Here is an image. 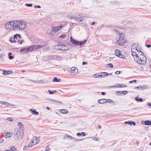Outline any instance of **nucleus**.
Listing matches in <instances>:
<instances>
[{"instance_id": "nucleus-53", "label": "nucleus", "mask_w": 151, "mask_h": 151, "mask_svg": "<svg viewBox=\"0 0 151 151\" xmlns=\"http://www.w3.org/2000/svg\"><path fill=\"white\" fill-rule=\"evenodd\" d=\"M37 46H38V49H40L42 47H44V45H37Z\"/></svg>"}, {"instance_id": "nucleus-54", "label": "nucleus", "mask_w": 151, "mask_h": 151, "mask_svg": "<svg viewBox=\"0 0 151 151\" xmlns=\"http://www.w3.org/2000/svg\"><path fill=\"white\" fill-rule=\"evenodd\" d=\"M3 104H4L5 105L7 106L9 104V103L7 102H3Z\"/></svg>"}, {"instance_id": "nucleus-23", "label": "nucleus", "mask_w": 151, "mask_h": 151, "mask_svg": "<svg viewBox=\"0 0 151 151\" xmlns=\"http://www.w3.org/2000/svg\"><path fill=\"white\" fill-rule=\"evenodd\" d=\"M61 47L58 45H55L54 46V48L57 50H61Z\"/></svg>"}, {"instance_id": "nucleus-6", "label": "nucleus", "mask_w": 151, "mask_h": 151, "mask_svg": "<svg viewBox=\"0 0 151 151\" xmlns=\"http://www.w3.org/2000/svg\"><path fill=\"white\" fill-rule=\"evenodd\" d=\"M147 88H148V86L147 85H145L143 86H139L135 87V89L137 88L140 90H144Z\"/></svg>"}, {"instance_id": "nucleus-38", "label": "nucleus", "mask_w": 151, "mask_h": 151, "mask_svg": "<svg viewBox=\"0 0 151 151\" xmlns=\"http://www.w3.org/2000/svg\"><path fill=\"white\" fill-rule=\"evenodd\" d=\"M20 48V47L19 48H14L13 49V51L14 52H16L18 51V49H19Z\"/></svg>"}, {"instance_id": "nucleus-36", "label": "nucleus", "mask_w": 151, "mask_h": 151, "mask_svg": "<svg viewBox=\"0 0 151 151\" xmlns=\"http://www.w3.org/2000/svg\"><path fill=\"white\" fill-rule=\"evenodd\" d=\"M115 94L117 96H119L121 94V91H117L115 93Z\"/></svg>"}, {"instance_id": "nucleus-30", "label": "nucleus", "mask_w": 151, "mask_h": 151, "mask_svg": "<svg viewBox=\"0 0 151 151\" xmlns=\"http://www.w3.org/2000/svg\"><path fill=\"white\" fill-rule=\"evenodd\" d=\"M132 55L133 56L135 57V56H137V57H138V54L136 52L132 50Z\"/></svg>"}, {"instance_id": "nucleus-5", "label": "nucleus", "mask_w": 151, "mask_h": 151, "mask_svg": "<svg viewBox=\"0 0 151 151\" xmlns=\"http://www.w3.org/2000/svg\"><path fill=\"white\" fill-rule=\"evenodd\" d=\"M147 62V59L145 56L142 57L141 60H140L139 62H138V63L140 64L144 65Z\"/></svg>"}, {"instance_id": "nucleus-41", "label": "nucleus", "mask_w": 151, "mask_h": 151, "mask_svg": "<svg viewBox=\"0 0 151 151\" xmlns=\"http://www.w3.org/2000/svg\"><path fill=\"white\" fill-rule=\"evenodd\" d=\"M48 91V92H49V93L50 94H53L54 93V92H55L56 91H55V90L54 91H51L50 90H49Z\"/></svg>"}, {"instance_id": "nucleus-63", "label": "nucleus", "mask_w": 151, "mask_h": 151, "mask_svg": "<svg viewBox=\"0 0 151 151\" xmlns=\"http://www.w3.org/2000/svg\"><path fill=\"white\" fill-rule=\"evenodd\" d=\"M4 139H3L0 138V144L4 142Z\"/></svg>"}, {"instance_id": "nucleus-47", "label": "nucleus", "mask_w": 151, "mask_h": 151, "mask_svg": "<svg viewBox=\"0 0 151 151\" xmlns=\"http://www.w3.org/2000/svg\"><path fill=\"white\" fill-rule=\"evenodd\" d=\"M78 21H79L80 22H82L83 20V19L82 17H78Z\"/></svg>"}, {"instance_id": "nucleus-52", "label": "nucleus", "mask_w": 151, "mask_h": 151, "mask_svg": "<svg viewBox=\"0 0 151 151\" xmlns=\"http://www.w3.org/2000/svg\"><path fill=\"white\" fill-rule=\"evenodd\" d=\"M58 45H59L61 47H62L64 45L63 44V43L61 42H60L59 44H58Z\"/></svg>"}, {"instance_id": "nucleus-37", "label": "nucleus", "mask_w": 151, "mask_h": 151, "mask_svg": "<svg viewBox=\"0 0 151 151\" xmlns=\"http://www.w3.org/2000/svg\"><path fill=\"white\" fill-rule=\"evenodd\" d=\"M50 101H52L55 102L56 103H58V104H61L62 103L58 101H57L56 100H53L52 99H50Z\"/></svg>"}, {"instance_id": "nucleus-17", "label": "nucleus", "mask_w": 151, "mask_h": 151, "mask_svg": "<svg viewBox=\"0 0 151 151\" xmlns=\"http://www.w3.org/2000/svg\"><path fill=\"white\" fill-rule=\"evenodd\" d=\"M100 73V77H105L108 76V73L106 72H101Z\"/></svg>"}, {"instance_id": "nucleus-59", "label": "nucleus", "mask_w": 151, "mask_h": 151, "mask_svg": "<svg viewBox=\"0 0 151 151\" xmlns=\"http://www.w3.org/2000/svg\"><path fill=\"white\" fill-rule=\"evenodd\" d=\"M50 148L48 147H47L45 149V151H49Z\"/></svg>"}, {"instance_id": "nucleus-11", "label": "nucleus", "mask_w": 151, "mask_h": 151, "mask_svg": "<svg viewBox=\"0 0 151 151\" xmlns=\"http://www.w3.org/2000/svg\"><path fill=\"white\" fill-rule=\"evenodd\" d=\"M18 125L19 127L20 131L24 130V127L22 123L19 122L18 123Z\"/></svg>"}, {"instance_id": "nucleus-61", "label": "nucleus", "mask_w": 151, "mask_h": 151, "mask_svg": "<svg viewBox=\"0 0 151 151\" xmlns=\"http://www.w3.org/2000/svg\"><path fill=\"white\" fill-rule=\"evenodd\" d=\"M7 120L8 121L12 122L13 121V119L10 118H9L7 119Z\"/></svg>"}, {"instance_id": "nucleus-1", "label": "nucleus", "mask_w": 151, "mask_h": 151, "mask_svg": "<svg viewBox=\"0 0 151 151\" xmlns=\"http://www.w3.org/2000/svg\"><path fill=\"white\" fill-rule=\"evenodd\" d=\"M12 22V27L14 28V29L22 30L27 27V23L25 22L14 21Z\"/></svg>"}, {"instance_id": "nucleus-49", "label": "nucleus", "mask_w": 151, "mask_h": 151, "mask_svg": "<svg viewBox=\"0 0 151 151\" xmlns=\"http://www.w3.org/2000/svg\"><path fill=\"white\" fill-rule=\"evenodd\" d=\"M124 123L125 124H130L131 126L132 125L131 123V121L125 122Z\"/></svg>"}, {"instance_id": "nucleus-40", "label": "nucleus", "mask_w": 151, "mask_h": 151, "mask_svg": "<svg viewBox=\"0 0 151 151\" xmlns=\"http://www.w3.org/2000/svg\"><path fill=\"white\" fill-rule=\"evenodd\" d=\"M67 17L70 19H72L74 18V17L73 16H72L70 15H68L67 16Z\"/></svg>"}, {"instance_id": "nucleus-29", "label": "nucleus", "mask_w": 151, "mask_h": 151, "mask_svg": "<svg viewBox=\"0 0 151 151\" xmlns=\"http://www.w3.org/2000/svg\"><path fill=\"white\" fill-rule=\"evenodd\" d=\"M145 124L146 125H151V121H146L145 122Z\"/></svg>"}, {"instance_id": "nucleus-55", "label": "nucleus", "mask_w": 151, "mask_h": 151, "mask_svg": "<svg viewBox=\"0 0 151 151\" xmlns=\"http://www.w3.org/2000/svg\"><path fill=\"white\" fill-rule=\"evenodd\" d=\"M137 81L136 80H134L132 81H130L129 82V83H132L133 82H136Z\"/></svg>"}, {"instance_id": "nucleus-8", "label": "nucleus", "mask_w": 151, "mask_h": 151, "mask_svg": "<svg viewBox=\"0 0 151 151\" xmlns=\"http://www.w3.org/2000/svg\"><path fill=\"white\" fill-rule=\"evenodd\" d=\"M70 41L71 42L72 44L76 45H78V41L76 40H74L72 38V37H71L70 38Z\"/></svg>"}, {"instance_id": "nucleus-22", "label": "nucleus", "mask_w": 151, "mask_h": 151, "mask_svg": "<svg viewBox=\"0 0 151 151\" xmlns=\"http://www.w3.org/2000/svg\"><path fill=\"white\" fill-rule=\"evenodd\" d=\"M106 99H100L98 100V102L100 104H103L105 103Z\"/></svg>"}, {"instance_id": "nucleus-43", "label": "nucleus", "mask_w": 151, "mask_h": 151, "mask_svg": "<svg viewBox=\"0 0 151 151\" xmlns=\"http://www.w3.org/2000/svg\"><path fill=\"white\" fill-rule=\"evenodd\" d=\"M128 93L127 91H121V93H123L124 94H126Z\"/></svg>"}, {"instance_id": "nucleus-50", "label": "nucleus", "mask_w": 151, "mask_h": 151, "mask_svg": "<svg viewBox=\"0 0 151 151\" xmlns=\"http://www.w3.org/2000/svg\"><path fill=\"white\" fill-rule=\"evenodd\" d=\"M140 53V55H142V56H144V54H143V53L141 51H139V55L140 54L139 53Z\"/></svg>"}, {"instance_id": "nucleus-19", "label": "nucleus", "mask_w": 151, "mask_h": 151, "mask_svg": "<svg viewBox=\"0 0 151 151\" xmlns=\"http://www.w3.org/2000/svg\"><path fill=\"white\" fill-rule=\"evenodd\" d=\"M105 102V103H112L113 104V105H114L116 104V103L112 101L111 99H106Z\"/></svg>"}, {"instance_id": "nucleus-45", "label": "nucleus", "mask_w": 151, "mask_h": 151, "mask_svg": "<svg viewBox=\"0 0 151 151\" xmlns=\"http://www.w3.org/2000/svg\"><path fill=\"white\" fill-rule=\"evenodd\" d=\"M69 135H68L67 134H66L64 137V139L68 138L69 137Z\"/></svg>"}, {"instance_id": "nucleus-60", "label": "nucleus", "mask_w": 151, "mask_h": 151, "mask_svg": "<svg viewBox=\"0 0 151 151\" xmlns=\"http://www.w3.org/2000/svg\"><path fill=\"white\" fill-rule=\"evenodd\" d=\"M118 34L119 35H120V36H121L122 37H123V36H124L123 32L120 33L119 32V33H118Z\"/></svg>"}, {"instance_id": "nucleus-26", "label": "nucleus", "mask_w": 151, "mask_h": 151, "mask_svg": "<svg viewBox=\"0 0 151 151\" xmlns=\"http://www.w3.org/2000/svg\"><path fill=\"white\" fill-rule=\"evenodd\" d=\"M60 79H58V78L55 77L54 78L53 80H52V81L54 82H59L60 81Z\"/></svg>"}, {"instance_id": "nucleus-33", "label": "nucleus", "mask_w": 151, "mask_h": 151, "mask_svg": "<svg viewBox=\"0 0 151 151\" xmlns=\"http://www.w3.org/2000/svg\"><path fill=\"white\" fill-rule=\"evenodd\" d=\"M18 36V37L20 38L21 37L20 35V34H17L14 35V38L13 39L14 40L15 38H16L17 40V37Z\"/></svg>"}, {"instance_id": "nucleus-46", "label": "nucleus", "mask_w": 151, "mask_h": 151, "mask_svg": "<svg viewBox=\"0 0 151 151\" xmlns=\"http://www.w3.org/2000/svg\"><path fill=\"white\" fill-rule=\"evenodd\" d=\"M107 65L109 66V67L111 68H112L113 67V65L112 63H110L108 64Z\"/></svg>"}, {"instance_id": "nucleus-62", "label": "nucleus", "mask_w": 151, "mask_h": 151, "mask_svg": "<svg viewBox=\"0 0 151 151\" xmlns=\"http://www.w3.org/2000/svg\"><path fill=\"white\" fill-rule=\"evenodd\" d=\"M9 58L10 59H12L14 58V57L12 56H9Z\"/></svg>"}, {"instance_id": "nucleus-64", "label": "nucleus", "mask_w": 151, "mask_h": 151, "mask_svg": "<svg viewBox=\"0 0 151 151\" xmlns=\"http://www.w3.org/2000/svg\"><path fill=\"white\" fill-rule=\"evenodd\" d=\"M27 146H24L23 148L24 150H27Z\"/></svg>"}, {"instance_id": "nucleus-10", "label": "nucleus", "mask_w": 151, "mask_h": 151, "mask_svg": "<svg viewBox=\"0 0 151 151\" xmlns=\"http://www.w3.org/2000/svg\"><path fill=\"white\" fill-rule=\"evenodd\" d=\"M37 137H35L34 139H32V140L31 143H29L28 145V147H31L32 146H33L34 145V144H32L34 143V142H35V141H34V140H35V141L37 140Z\"/></svg>"}, {"instance_id": "nucleus-4", "label": "nucleus", "mask_w": 151, "mask_h": 151, "mask_svg": "<svg viewBox=\"0 0 151 151\" xmlns=\"http://www.w3.org/2000/svg\"><path fill=\"white\" fill-rule=\"evenodd\" d=\"M70 73L72 75H75L78 73V70L76 67H72L71 68Z\"/></svg>"}, {"instance_id": "nucleus-24", "label": "nucleus", "mask_w": 151, "mask_h": 151, "mask_svg": "<svg viewBox=\"0 0 151 151\" xmlns=\"http://www.w3.org/2000/svg\"><path fill=\"white\" fill-rule=\"evenodd\" d=\"M120 52V51L118 49L116 50L115 51V55L116 56H118L119 55L120 53H121Z\"/></svg>"}, {"instance_id": "nucleus-28", "label": "nucleus", "mask_w": 151, "mask_h": 151, "mask_svg": "<svg viewBox=\"0 0 151 151\" xmlns=\"http://www.w3.org/2000/svg\"><path fill=\"white\" fill-rule=\"evenodd\" d=\"M12 134L11 132H7L5 135V137L6 138H8L10 137L11 136V134Z\"/></svg>"}, {"instance_id": "nucleus-31", "label": "nucleus", "mask_w": 151, "mask_h": 151, "mask_svg": "<svg viewBox=\"0 0 151 151\" xmlns=\"http://www.w3.org/2000/svg\"><path fill=\"white\" fill-rule=\"evenodd\" d=\"M135 56V57L134 58L135 61L138 63V62H139L140 61V60H139V56L138 57H137V56Z\"/></svg>"}, {"instance_id": "nucleus-57", "label": "nucleus", "mask_w": 151, "mask_h": 151, "mask_svg": "<svg viewBox=\"0 0 151 151\" xmlns=\"http://www.w3.org/2000/svg\"><path fill=\"white\" fill-rule=\"evenodd\" d=\"M34 7L35 8H41V6L40 5H37V6L35 5L34 6Z\"/></svg>"}, {"instance_id": "nucleus-21", "label": "nucleus", "mask_w": 151, "mask_h": 151, "mask_svg": "<svg viewBox=\"0 0 151 151\" xmlns=\"http://www.w3.org/2000/svg\"><path fill=\"white\" fill-rule=\"evenodd\" d=\"M86 41L87 40H85L83 41H78V44L79 45H78L81 46L82 45H83L84 44H85Z\"/></svg>"}, {"instance_id": "nucleus-35", "label": "nucleus", "mask_w": 151, "mask_h": 151, "mask_svg": "<svg viewBox=\"0 0 151 151\" xmlns=\"http://www.w3.org/2000/svg\"><path fill=\"white\" fill-rule=\"evenodd\" d=\"M16 149L14 146H12L10 148V151H15Z\"/></svg>"}, {"instance_id": "nucleus-39", "label": "nucleus", "mask_w": 151, "mask_h": 151, "mask_svg": "<svg viewBox=\"0 0 151 151\" xmlns=\"http://www.w3.org/2000/svg\"><path fill=\"white\" fill-rule=\"evenodd\" d=\"M83 139H77L75 138V137H73V140L74 141H81Z\"/></svg>"}, {"instance_id": "nucleus-13", "label": "nucleus", "mask_w": 151, "mask_h": 151, "mask_svg": "<svg viewBox=\"0 0 151 151\" xmlns=\"http://www.w3.org/2000/svg\"><path fill=\"white\" fill-rule=\"evenodd\" d=\"M30 51H31L35 49H38L37 45H34L29 46Z\"/></svg>"}, {"instance_id": "nucleus-14", "label": "nucleus", "mask_w": 151, "mask_h": 151, "mask_svg": "<svg viewBox=\"0 0 151 151\" xmlns=\"http://www.w3.org/2000/svg\"><path fill=\"white\" fill-rule=\"evenodd\" d=\"M59 30L58 26L54 27L52 28V32L54 33H55Z\"/></svg>"}, {"instance_id": "nucleus-32", "label": "nucleus", "mask_w": 151, "mask_h": 151, "mask_svg": "<svg viewBox=\"0 0 151 151\" xmlns=\"http://www.w3.org/2000/svg\"><path fill=\"white\" fill-rule=\"evenodd\" d=\"M119 58H122V59H125L126 58L125 56L123 55L121 53H120L119 55L118 56Z\"/></svg>"}, {"instance_id": "nucleus-2", "label": "nucleus", "mask_w": 151, "mask_h": 151, "mask_svg": "<svg viewBox=\"0 0 151 151\" xmlns=\"http://www.w3.org/2000/svg\"><path fill=\"white\" fill-rule=\"evenodd\" d=\"M14 138L15 140H17L19 139H22L24 135V130L20 131L18 128L14 129Z\"/></svg>"}, {"instance_id": "nucleus-34", "label": "nucleus", "mask_w": 151, "mask_h": 151, "mask_svg": "<svg viewBox=\"0 0 151 151\" xmlns=\"http://www.w3.org/2000/svg\"><path fill=\"white\" fill-rule=\"evenodd\" d=\"M117 87H119V88H122V87H127V85H124V86H123V85L122 84H117Z\"/></svg>"}, {"instance_id": "nucleus-56", "label": "nucleus", "mask_w": 151, "mask_h": 151, "mask_svg": "<svg viewBox=\"0 0 151 151\" xmlns=\"http://www.w3.org/2000/svg\"><path fill=\"white\" fill-rule=\"evenodd\" d=\"M128 23V22L127 21V20H125L124 21H123L122 22V23L124 24L125 25L127 24Z\"/></svg>"}, {"instance_id": "nucleus-27", "label": "nucleus", "mask_w": 151, "mask_h": 151, "mask_svg": "<svg viewBox=\"0 0 151 151\" xmlns=\"http://www.w3.org/2000/svg\"><path fill=\"white\" fill-rule=\"evenodd\" d=\"M11 22H7L5 25V28L6 29H8V28L7 27V26H11Z\"/></svg>"}, {"instance_id": "nucleus-51", "label": "nucleus", "mask_w": 151, "mask_h": 151, "mask_svg": "<svg viewBox=\"0 0 151 151\" xmlns=\"http://www.w3.org/2000/svg\"><path fill=\"white\" fill-rule=\"evenodd\" d=\"M121 72L119 71H117L115 72V74L116 75H118Z\"/></svg>"}, {"instance_id": "nucleus-7", "label": "nucleus", "mask_w": 151, "mask_h": 151, "mask_svg": "<svg viewBox=\"0 0 151 151\" xmlns=\"http://www.w3.org/2000/svg\"><path fill=\"white\" fill-rule=\"evenodd\" d=\"M29 51H30L29 46L27 48L26 47H24L22 48L20 50V52H23L25 53H27Z\"/></svg>"}, {"instance_id": "nucleus-48", "label": "nucleus", "mask_w": 151, "mask_h": 151, "mask_svg": "<svg viewBox=\"0 0 151 151\" xmlns=\"http://www.w3.org/2000/svg\"><path fill=\"white\" fill-rule=\"evenodd\" d=\"M100 75V73H99L98 74H95V78H99V77H100V76H99Z\"/></svg>"}, {"instance_id": "nucleus-3", "label": "nucleus", "mask_w": 151, "mask_h": 151, "mask_svg": "<svg viewBox=\"0 0 151 151\" xmlns=\"http://www.w3.org/2000/svg\"><path fill=\"white\" fill-rule=\"evenodd\" d=\"M118 44L119 45H123V44L127 42L125 36H123V37L120 36L119 40L117 41Z\"/></svg>"}, {"instance_id": "nucleus-15", "label": "nucleus", "mask_w": 151, "mask_h": 151, "mask_svg": "<svg viewBox=\"0 0 151 151\" xmlns=\"http://www.w3.org/2000/svg\"><path fill=\"white\" fill-rule=\"evenodd\" d=\"M61 50L64 51H66L69 49V47L67 46L64 45L62 47H61Z\"/></svg>"}, {"instance_id": "nucleus-25", "label": "nucleus", "mask_w": 151, "mask_h": 151, "mask_svg": "<svg viewBox=\"0 0 151 151\" xmlns=\"http://www.w3.org/2000/svg\"><path fill=\"white\" fill-rule=\"evenodd\" d=\"M68 111L66 109H62L61 110V113L63 114H66L68 113Z\"/></svg>"}, {"instance_id": "nucleus-44", "label": "nucleus", "mask_w": 151, "mask_h": 151, "mask_svg": "<svg viewBox=\"0 0 151 151\" xmlns=\"http://www.w3.org/2000/svg\"><path fill=\"white\" fill-rule=\"evenodd\" d=\"M66 37V35L65 34H62L60 35V37L61 38H64Z\"/></svg>"}, {"instance_id": "nucleus-12", "label": "nucleus", "mask_w": 151, "mask_h": 151, "mask_svg": "<svg viewBox=\"0 0 151 151\" xmlns=\"http://www.w3.org/2000/svg\"><path fill=\"white\" fill-rule=\"evenodd\" d=\"M2 71H3V73H2V74L4 75H6L11 73H13V71L12 70H2Z\"/></svg>"}, {"instance_id": "nucleus-16", "label": "nucleus", "mask_w": 151, "mask_h": 151, "mask_svg": "<svg viewBox=\"0 0 151 151\" xmlns=\"http://www.w3.org/2000/svg\"><path fill=\"white\" fill-rule=\"evenodd\" d=\"M30 110L31 111L33 115H37L39 114L38 112L35 109H30Z\"/></svg>"}, {"instance_id": "nucleus-42", "label": "nucleus", "mask_w": 151, "mask_h": 151, "mask_svg": "<svg viewBox=\"0 0 151 151\" xmlns=\"http://www.w3.org/2000/svg\"><path fill=\"white\" fill-rule=\"evenodd\" d=\"M25 5L28 7H31L32 6V5L31 4H25Z\"/></svg>"}, {"instance_id": "nucleus-9", "label": "nucleus", "mask_w": 151, "mask_h": 151, "mask_svg": "<svg viewBox=\"0 0 151 151\" xmlns=\"http://www.w3.org/2000/svg\"><path fill=\"white\" fill-rule=\"evenodd\" d=\"M54 59H56L58 60H61L63 59V57L60 55H54Z\"/></svg>"}, {"instance_id": "nucleus-58", "label": "nucleus", "mask_w": 151, "mask_h": 151, "mask_svg": "<svg viewBox=\"0 0 151 151\" xmlns=\"http://www.w3.org/2000/svg\"><path fill=\"white\" fill-rule=\"evenodd\" d=\"M131 125L133 124V126H135L136 124V123L132 121H131Z\"/></svg>"}, {"instance_id": "nucleus-18", "label": "nucleus", "mask_w": 151, "mask_h": 151, "mask_svg": "<svg viewBox=\"0 0 151 151\" xmlns=\"http://www.w3.org/2000/svg\"><path fill=\"white\" fill-rule=\"evenodd\" d=\"M48 60H51L54 59V55H48L46 56Z\"/></svg>"}, {"instance_id": "nucleus-20", "label": "nucleus", "mask_w": 151, "mask_h": 151, "mask_svg": "<svg viewBox=\"0 0 151 151\" xmlns=\"http://www.w3.org/2000/svg\"><path fill=\"white\" fill-rule=\"evenodd\" d=\"M135 100L136 101L139 102H142L143 101V99L142 98H140L138 96L135 98Z\"/></svg>"}]
</instances>
